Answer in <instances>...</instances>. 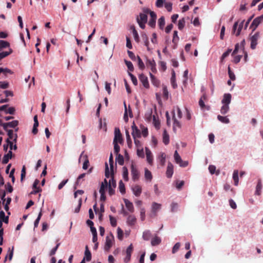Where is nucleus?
Returning a JSON list of instances; mask_svg holds the SVG:
<instances>
[{
  "label": "nucleus",
  "instance_id": "obj_61",
  "mask_svg": "<svg viewBox=\"0 0 263 263\" xmlns=\"http://www.w3.org/2000/svg\"><path fill=\"white\" fill-rule=\"evenodd\" d=\"M178 208V204L177 203L173 202L171 204V211L172 212H174L177 211V209Z\"/></svg>",
  "mask_w": 263,
  "mask_h": 263
},
{
  "label": "nucleus",
  "instance_id": "obj_21",
  "mask_svg": "<svg viewBox=\"0 0 263 263\" xmlns=\"http://www.w3.org/2000/svg\"><path fill=\"white\" fill-rule=\"evenodd\" d=\"M12 153L11 151H9L6 155H4L2 160V163L3 164H7L9 160L12 158Z\"/></svg>",
  "mask_w": 263,
  "mask_h": 263
},
{
  "label": "nucleus",
  "instance_id": "obj_26",
  "mask_svg": "<svg viewBox=\"0 0 263 263\" xmlns=\"http://www.w3.org/2000/svg\"><path fill=\"white\" fill-rule=\"evenodd\" d=\"M161 242V240L160 237L158 236H155L151 240V245L153 246H156L159 245Z\"/></svg>",
  "mask_w": 263,
  "mask_h": 263
},
{
  "label": "nucleus",
  "instance_id": "obj_53",
  "mask_svg": "<svg viewBox=\"0 0 263 263\" xmlns=\"http://www.w3.org/2000/svg\"><path fill=\"white\" fill-rule=\"evenodd\" d=\"M159 158L161 164L164 165L165 162V154L164 153H161L160 155Z\"/></svg>",
  "mask_w": 263,
  "mask_h": 263
},
{
  "label": "nucleus",
  "instance_id": "obj_60",
  "mask_svg": "<svg viewBox=\"0 0 263 263\" xmlns=\"http://www.w3.org/2000/svg\"><path fill=\"white\" fill-rule=\"evenodd\" d=\"M165 8L168 12H171L172 10V3H165Z\"/></svg>",
  "mask_w": 263,
  "mask_h": 263
},
{
  "label": "nucleus",
  "instance_id": "obj_54",
  "mask_svg": "<svg viewBox=\"0 0 263 263\" xmlns=\"http://www.w3.org/2000/svg\"><path fill=\"white\" fill-rule=\"evenodd\" d=\"M145 210L144 208H140V219L142 221H144L145 218Z\"/></svg>",
  "mask_w": 263,
  "mask_h": 263
},
{
  "label": "nucleus",
  "instance_id": "obj_22",
  "mask_svg": "<svg viewBox=\"0 0 263 263\" xmlns=\"http://www.w3.org/2000/svg\"><path fill=\"white\" fill-rule=\"evenodd\" d=\"M170 142L169 135L167 134L166 129H164L163 133V142L165 145H167Z\"/></svg>",
  "mask_w": 263,
  "mask_h": 263
},
{
  "label": "nucleus",
  "instance_id": "obj_31",
  "mask_svg": "<svg viewBox=\"0 0 263 263\" xmlns=\"http://www.w3.org/2000/svg\"><path fill=\"white\" fill-rule=\"evenodd\" d=\"M151 237V233L149 230H146L143 232L142 238L145 240H148Z\"/></svg>",
  "mask_w": 263,
  "mask_h": 263
},
{
  "label": "nucleus",
  "instance_id": "obj_9",
  "mask_svg": "<svg viewBox=\"0 0 263 263\" xmlns=\"http://www.w3.org/2000/svg\"><path fill=\"white\" fill-rule=\"evenodd\" d=\"M140 81L142 83L143 86L146 88H148L149 87L147 77L143 74H141L139 77Z\"/></svg>",
  "mask_w": 263,
  "mask_h": 263
},
{
  "label": "nucleus",
  "instance_id": "obj_39",
  "mask_svg": "<svg viewBox=\"0 0 263 263\" xmlns=\"http://www.w3.org/2000/svg\"><path fill=\"white\" fill-rule=\"evenodd\" d=\"M149 76L151 78V81L152 83L156 86H159L160 83L159 81L155 77V76L152 74L151 72L149 73Z\"/></svg>",
  "mask_w": 263,
  "mask_h": 263
},
{
  "label": "nucleus",
  "instance_id": "obj_17",
  "mask_svg": "<svg viewBox=\"0 0 263 263\" xmlns=\"http://www.w3.org/2000/svg\"><path fill=\"white\" fill-rule=\"evenodd\" d=\"M137 219L134 215H129L127 217V223L129 226H134L136 223Z\"/></svg>",
  "mask_w": 263,
  "mask_h": 263
},
{
  "label": "nucleus",
  "instance_id": "obj_42",
  "mask_svg": "<svg viewBox=\"0 0 263 263\" xmlns=\"http://www.w3.org/2000/svg\"><path fill=\"white\" fill-rule=\"evenodd\" d=\"M141 36L143 40L144 41L145 45L147 47V49H148L149 41L147 35L146 33H144L142 34Z\"/></svg>",
  "mask_w": 263,
  "mask_h": 263
},
{
  "label": "nucleus",
  "instance_id": "obj_40",
  "mask_svg": "<svg viewBox=\"0 0 263 263\" xmlns=\"http://www.w3.org/2000/svg\"><path fill=\"white\" fill-rule=\"evenodd\" d=\"M140 129L141 130V134H142L143 136L146 137L148 135V129L147 127H145L144 125H140Z\"/></svg>",
  "mask_w": 263,
  "mask_h": 263
},
{
  "label": "nucleus",
  "instance_id": "obj_16",
  "mask_svg": "<svg viewBox=\"0 0 263 263\" xmlns=\"http://www.w3.org/2000/svg\"><path fill=\"white\" fill-rule=\"evenodd\" d=\"M124 201L125 206H126V208L128 209V210L131 213L134 212V208L132 202L129 201L127 199H124Z\"/></svg>",
  "mask_w": 263,
  "mask_h": 263
},
{
  "label": "nucleus",
  "instance_id": "obj_10",
  "mask_svg": "<svg viewBox=\"0 0 263 263\" xmlns=\"http://www.w3.org/2000/svg\"><path fill=\"white\" fill-rule=\"evenodd\" d=\"M18 121L17 120H14L12 122L3 123L2 126L5 130H7L8 127L14 128L18 125Z\"/></svg>",
  "mask_w": 263,
  "mask_h": 263
},
{
  "label": "nucleus",
  "instance_id": "obj_45",
  "mask_svg": "<svg viewBox=\"0 0 263 263\" xmlns=\"http://www.w3.org/2000/svg\"><path fill=\"white\" fill-rule=\"evenodd\" d=\"M108 186H111L113 188H116V181L115 180L112 175L111 176V178L109 181Z\"/></svg>",
  "mask_w": 263,
  "mask_h": 263
},
{
  "label": "nucleus",
  "instance_id": "obj_24",
  "mask_svg": "<svg viewBox=\"0 0 263 263\" xmlns=\"http://www.w3.org/2000/svg\"><path fill=\"white\" fill-rule=\"evenodd\" d=\"M139 20V22H147V13H145L143 12V13H140L139 14V17H137V20Z\"/></svg>",
  "mask_w": 263,
  "mask_h": 263
},
{
  "label": "nucleus",
  "instance_id": "obj_18",
  "mask_svg": "<svg viewBox=\"0 0 263 263\" xmlns=\"http://www.w3.org/2000/svg\"><path fill=\"white\" fill-rule=\"evenodd\" d=\"M84 257L85 259L87 261H89L91 259V254L90 251L89 250L88 247L87 246H86L85 247V250L84 253Z\"/></svg>",
  "mask_w": 263,
  "mask_h": 263
},
{
  "label": "nucleus",
  "instance_id": "obj_30",
  "mask_svg": "<svg viewBox=\"0 0 263 263\" xmlns=\"http://www.w3.org/2000/svg\"><path fill=\"white\" fill-rule=\"evenodd\" d=\"M144 177L146 180L149 181H151L152 180V174L147 168H145Z\"/></svg>",
  "mask_w": 263,
  "mask_h": 263
},
{
  "label": "nucleus",
  "instance_id": "obj_52",
  "mask_svg": "<svg viewBox=\"0 0 263 263\" xmlns=\"http://www.w3.org/2000/svg\"><path fill=\"white\" fill-rule=\"evenodd\" d=\"M109 220L110 222V224L112 227H115L117 226V220L115 217L111 215H109Z\"/></svg>",
  "mask_w": 263,
  "mask_h": 263
},
{
  "label": "nucleus",
  "instance_id": "obj_34",
  "mask_svg": "<svg viewBox=\"0 0 263 263\" xmlns=\"http://www.w3.org/2000/svg\"><path fill=\"white\" fill-rule=\"evenodd\" d=\"M185 24V20L184 18H182L181 19L179 20L178 23V29L181 30L184 27Z\"/></svg>",
  "mask_w": 263,
  "mask_h": 263
},
{
  "label": "nucleus",
  "instance_id": "obj_57",
  "mask_svg": "<svg viewBox=\"0 0 263 263\" xmlns=\"http://www.w3.org/2000/svg\"><path fill=\"white\" fill-rule=\"evenodd\" d=\"M179 37L178 36V32L177 31H174L173 33V42L174 43H175L176 42H178L179 41Z\"/></svg>",
  "mask_w": 263,
  "mask_h": 263
},
{
  "label": "nucleus",
  "instance_id": "obj_12",
  "mask_svg": "<svg viewBox=\"0 0 263 263\" xmlns=\"http://www.w3.org/2000/svg\"><path fill=\"white\" fill-rule=\"evenodd\" d=\"M262 21L260 16L255 18L253 21L250 27L252 28L253 30H254Z\"/></svg>",
  "mask_w": 263,
  "mask_h": 263
},
{
  "label": "nucleus",
  "instance_id": "obj_58",
  "mask_svg": "<svg viewBox=\"0 0 263 263\" xmlns=\"http://www.w3.org/2000/svg\"><path fill=\"white\" fill-rule=\"evenodd\" d=\"M129 76L131 78L133 83L136 86L138 84V81L136 77L131 73H129Z\"/></svg>",
  "mask_w": 263,
  "mask_h": 263
},
{
  "label": "nucleus",
  "instance_id": "obj_13",
  "mask_svg": "<svg viewBox=\"0 0 263 263\" xmlns=\"http://www.w3.org/2000/svg\"><path fill=\"white\" fill-rule=\"evenodd\" d=\"M232 96L230 93H225L223 95L221 102L223 104L229 105L231 101Z\"/></svg>",
  "mask_w": 263,
  "mask_h": 263
},
{
  "label": "nucleus",
  "instance_id": "obj_23",
  "mask_svg": "<svg viewBox=\"0 0 263 263\" xmlns=\"http://www.w3.org/2000/svg\"><path fill=\"white\" fill-rule=\"evenodd\" d=\"M233 179L234 181V185L235 186L238 185V182H239V178H238V170H234L233 174Z\"/></svg>",
  "mask_w": 263,
  "mask_h": 263
},
{
  "label": "nucleus",
  "instance_id": "obj_25",
  "mask_svg": "<svg viewBox=\"0 0 263 263\" xmlns=\"http://www.w3.org/2000/svg\"><path fill=\"white\" fill-rule=\"evenodd\" d=\"M262 189V184L261 180H258L255 191V194L257 195H260L261 194V191Z\"/></svg>",
  "mask_w": 263,
  "mask_h": 263
},
{
  "label": "nucleus",
  "instance_id": "obj_4",
  "mask_svg": "<svg viewBox=\"0 0 263 263\" xmlns=\"http://www.w3.org/2000/svg\"><path fill=\"white\" fill-rule=\"evenodd\" d=\"M123 139L122 135L119 128H115V137L113 143H122Z\"/></svg>",
  "mask_w": 263,
  "mask_h": 263
},
{
  "label": "nucleus",
  "instance_id": "obj_62",
  "mask_svg": "<svg viewBox=\"0 0 263 263\" xmlns=\"http://www.w3.org/2000/svg\"><path fill=\"white\" fill-rule=\"evenodd\" d=\"M127 54L129 57L133 60L135 61L137 58L135 56V54L131 51L128 50Z\"/></svg>",
  "mask_w": 263,
  "mask_h": 263
},
{
  "label": "nucleus",
  "instance_id": "obj_11",
  "mask_svg": "<svg viewBox=\"0 0 263 263\" xmlns=\"http://www.w3.org/2000/svg\"><path fill=\"white\" fill-rule=\"evenodd\" d=\"M146 64L147 67H149L151 68V69L153 72H156L157 71L156 68V63L154 61V60H150L147 59Z\"/></svg>",
  "mask_w": 263,
  "mask_h": 263
},
{
  "label": "nucleus",
  "instance_id": "obj_2",
  "mask_svg": "<svg viewBox=\"0 0 263 263\" xmlns=\"http://www.w3.org/2000/svg\"><path fill=\"white\" fill-rule=\"evenodd\" d=\"M161 204L157 202H154L152 204V211L149 216L151 218H154L157 216V212L161 209Z\"/></svg>",
  "mask_w": 263,
  "mask_h": 263
},
{
  "label": "nucleus",
  "instance_id": "obj_5",
  "mask_svg": "<svg viewBox=\"0 0 263 263\" xmlns=\"http://www.w3.org/2000/svg\"><path fill=\"white\" fill-rule=\"evenodd\" d=\"M132 135L133 137V138L136 139L137 138H140L141 137L140 130L138 129V128L134 122H133V125H132Z\"/></svg>",
  "mask_w": 263,
  "mask_h": 263
},
{
  "label": "nucleus",
  "instance_id": "obj_55",
  "mask_svg": "<svg viewBox=\"0 0 263 263\" xmlns=\"http://www.w3.org/2000/svg\"><path fill=\"white\" fill-rule=\"evenodd\" d=\"M180 247V243L179 242H177L173 247L172 249V253L174 254L177 252L179 249Z\"/></svg>",
  "mask_w": 263,
  "mask_h": 263
},
{
  "label": "nucleus",
  "instance_id": "obj_49",
  "mask_svg": "<svg viewBox=\"0 0 263 263\" xmlns=\"http://www.w3.org/2000/svg\"><path fill=\"white\" fill-rule=\"evenodd\" d=\"M39 126V122L36 121L34 122L33 129L32 130V133L34 135H36L38 132L37 127Z\"/></svg>",
  "mask_w": 263,
  "mask_h": 263
},
{
  "label": "nucleus",
  "instance_id": "obj_33",
  "mask_svg": "<svg viewBox=\"0 0 263 263\" xmlns=\"http://www.w3.org/2000/svg\"><path fill=\"white\" fill-rule=\"evenodd\" d=\"M229 106L227 104H223L220 109V112L222 115L226 114L229 110Z\"/></svg>",
  "mask_w": 263,
  "mask_h": 263
},
{
  "label": "nucleus",
  "instance_id": "obj_46",
  "mask_svg": "<svg viewBox=\"0 0 263 263\" xmlns=\"http://www.w3.org/2000/svg\"><path fill=\"white\" fill-rule=\"evenodd\" d=\"M125 63L126 66L127 67L128 69L130 71H134V66H133L132 63L130 61L125 60Z\"/></svg>",
  "mask_w": 263,
  "mask_h": 263
},
{
  "label": "nucleus",
  "instance_id": "obj_28",
  "mask_svg": "<svg viewBox=\"0 0 263 263\" xmlns=\"http://www.w3.org/2000/svg\"><path fill=\"white\" fill-rule=\"evenodd\" d=\"M10 47V43L4 40H0V51L2 49L9 47Z\"/></svg>",
  "mask_w": 263,
  "mask_h": 263
},
{
  "label": "nucleus",
  "instance_id": "obj_36",
  "mask_svg": "<svg viewBox=\"0 0 263 263\" xmlns=\"http://www.w3.org/2000/svg\"><path fill=\"white\" fill-rule=\"evenodd\" d=\"M119 189L122 194L125 193V185L122 180H120L119 183Z\"/></svg>",
  "mask_w": 263,
  "mask_h": 263
},
{
  "label": "nucleus",
  "instance_id": "obj_56",
  "mask_svg": "<svg viewBox=\"0 0 263 263\" xmlns=\"http://www.w3.org/2000/svg\"><path fill=\"white\" fill-rule=\"evenodd\" d=\"M118 238L120 240H122L123 237V232L121 228H118L117 229Z\"/></svg>",
  "mask_w": 263,
  "mask_h": 263
},
{
  "label": "nucleus",
  "instance_id": "obj_19",
  "mask_svg": "<svg viewBox=\"0 0 263 263\" xmlns=\"http://www.w3.org/2000/svg\"><path fill=\"white\" fill-rule=\"evenodd\" d=\"M143 12L145 13L149 14L151 16V19H157V15L156 13L154 11H151L148 8H144L143 9Z\"/></svg>",
  "mask_w": 263,
  "mask_h": 263
},
{
  "label": "nucleus",
  "instance_id": "obj_8",
  "mask_svg": "<svg viewBox=\"0 0 263 263\" xmlns=\"http://www.w3.org/2000/svg\"><path fill=\"white\" fill-rule=\"evenodd\" d=\"M133 251V245L130 244L126 249V257L124 258V262L127 263L130 260L131 255Z\"/></svg>",
  "mask_w": 263,
  "mask_h": 263
},
{
  "label": "nucleus",
  "instance_id": "obj_38",
  "mask_svg": "<svg viewBox=\"0 0 263 263\" xmlns=\"http://www.w3.org/2000/svg\"><path fill=\"white\" fill-rule=\"evenodd\" d=\"M217 119L219 121L223 123H229L230 122V120L227 118V117H223L220 115H218L217 116Z\"/></svg>",
  "mask_w": 263,
  "mask_h": 263
},
{
  "label": "nucleus",
  "instance_id": "obj_20",
  "mask_svg": "<svg viewBox=\"0 0 263 263\" xmlns=\"http://www.w3.org/2000/svg\"><path fill=\"white\" fill-rule=\"evenodd\" d=\"M173 174V166L171 163H169L167 166V170H166V176L168 178H171Z\"/></svg>",
  "mask_w": 263,
  "mask_h": 263
},
{
  "label": "nucleus",
  "instance_id": "obj_14",
  "mask_svg": "<svg viewBox=\"0 0 263 263\" xmlns=\"http://www.w3.org/2000/svg\"><path fill=\"white\" fill-rule=\"evenodd\" d=\"M132 191L136 197H139L142 192V187L139 185H136L132 187Z\"/></svg>",
  "mask_w": 263,
  "mask_h": 263
},
{
  "label": "nucleus",
  "instance_id": "obj_6",
  "mask_svg": "<svg viewBox=\"0 0 263 263\" xmlns=\"http://www.w3.org/2000/svg\"><path fill=\"white\" fill-rule=\"evenodd\" d=\"M259 37V33L257 32H256L251 37V48L252 49H254L256 48V46L257 44V40Z\"/></svg>",
  "mask_w": 263,
  "mask_h": 263
},
{
  "label": "nucleus",
  "instance_id": "obj_48",
  "mask_svg": "<svg viewBox=\"0 0 263 263\" xmlns=\"http://www.w3.org/2000/svg\"><path fill=\"white\" fill-rule=\"evenodd\" d=\"M137 154L139 157H141V158L144 157V154L143 147L138 148L137 149Z\"/></svg>",
  "mask_w": 263,
  "mask_h": 263
},
{
  "label": "nucleus",
  "instance_id": "obj_1",
  "mask_svg": "<svg viewBox=\"0 0 263 263\" xmlns=\"http://www.w3.org/2000/svg\"><path fill=\"white\" fill-rule=\"evenodd\" d=\"M174 159L176 163L178 164L181 167H185L188 165V162L186 161H183L177 151L174 153Z\"/></svg>",
  "mask_w": 263,
  "mask_h": 263
},
{
  "label": "nucleus",
  "instance_id": "obj_32",
  "mask_svg": "<svg viewBox=\"0 0 263 263\" xmlns=\"http://www.w3.org/2000/svg\"><path fill=\"white\" fill-rule=\"evenodd\" d=\"M125 134H126L127 144L128 145V146L130 148L132 146V141L130 138L129 132L127 130H126Z\"/></svg>",
  "mask_w": 263,
  "mask_h": 263
},
{
  "label": "nucleus",
  "instance_id": "obj_63",
  "mask_svg": "<svg viewBox=\"0 0 263 263\" xmlns=\"http://www.w3.org/2000/svg\"><path fill=\"white\" fill-rule=\"evenodd\" d=\"M164 2V0H157L156 2V6L158 8H161L163 7Z\"/></svg>",
  "mask_w": 263,
  "mask_h": 263
},
{
  "label": "nucleus",
  "instance_id": "obj_47",
  "mask_svg": "<svg viewBox=\"0 0 263 263\" xmlns=\"http://www.w3.org/2000/svg\"><path fill=\"white\" fill-rule=\"evenodd\" d=\"M231 51H232V49H228L227 50V51H226L225 52H224V53L222 54V56H221V59H220V62H222V61H223V60H224L226 58H227V57L230 54V53L231 52Z\"/></svg>",
  "mask_w": 263,
  "mask_h": 263
},
{
  "label": "nucleus",
  "instance_id": "obj_7",
  "mask_svg": "<svg viewBox=\"0 0 263 263\" xmlns=\"http://www.w3.org/2000/svg\"><path fill=\"white\" fill-rule=\"evenodd\" d=\"M131 174L132 176V179L134 181L138 180L139 177V173L133 163H132L131 165Z\"/></svg>",
  "mask_w": 263,
  "mask_h": 263
},
{
  "label": "nucleus",
  "instance_id": "obj_41",
  "mask_svg": "<svg viewBox=\"0 0 263 263\" xmlns=\"http://www.w3.org/2000/svg\"><path fill=\"white\" fill-rule=\"evenodd\" d=\"M137 60H138V65L139 68L143 70L145 68V65L143 61H142L141 59L140 58L139 56H137Z\"/></svg>",
  "mask_w": 263,
  "mask_h": 263
},
{
  "label": "nucleus",
  "instance_id": "obj_27",
  "mask_svg": "<svg viewBox=\"0 0 263 263\" xmlns=\"http://www.w3.org/2000/svg\"><path fill=\"white\" fill-rule=\"evenodd\" d=\"M0 220L6 223H8L9 217L8 216H5V214L3 211L0 212Z\"/></svg>",
  "mask_w": 263,
  "mask_h": 263
},
{
  "label": "nucleus",
  "instance_id": "obj_43",
  "mask_svg": "<svg viewBox=\"0 0 263 263\" xmlns=\"http://www.w3.org/2000/svg\"><path fill=\"white\" fill-rule=\"evenodd\" d=\"M117 157L116 158L117 161L120 165H123L124 164V158L121 154H117Z\"/></svg>",
  "mask_w": 263,
  "mask_h": 263
},
{
  "label": "nucleus",
  "instance_id": "obj_35",
  "mask_svg": "<svg viewBox=\"0 0 263 263\" xmlns=\"http://www.w3.org/2000/svg\"><path fill=\"white\" fill-rule=\"evenodd\" d=\"M123 178L125 181H127L128 180V172L126 167L124 166L123 167Z\"/></svg>",
  "mask_w": 263,
  "mask_h": 263
},
{
  "label": "nucleus",
  "instance_id": "obj_59",
  "mask_svg": "<svg viewBox=\"0 0 263 263\" xmlns=\"http://www.w3.org/2000/svg\"><path fill=\"white\" fill-rule=\"evenodd\" d=\"M7 143H8L9 145V147L10 148V151H11L12 149H17V146L16 145H13V143L9 139H7L6 140Z\"/></svg>",
  "mask_w": 263,
  "mask_h": 263
},
{
  "label": "nucleus",
  "instance_id": "obj_29",
  "mask_svg": "<svg viewBox=\"0 0 263 263\" xmlns=\"http://www.w3.org/2000/svg\"><path fill=\"white\" fill-rule=\"evenodd\" d=\"M13 50L12 49L9 48V51H3L0 53V61L5 57L8 56L11 53H12Z\"/></svg>",
  "mask_w": 263,
  "mask_h": 263
},
{
  "label": "nucleus",
  "instance_id": "obj_44",
  "mask_svg": "<svg viewBox=\"0 0 263 263\" xmlns=\"http://www.w3.org/2000/svg\"><path fill=\"white\" fill-rule=\"evenodd\" d=\"M42 216V210H41V211L40 212V213L38 215L37 218L36 219V220L34 221V228L37 227Z\"/></svg>",
  "mask_w": 263,
  "mask_h": 263
},
{
  "label": "nucleus",
  "instance_id": "obj_51",
  "mask_svg": "<svg viewBox=\"0 0 263 263\" xmlns=\"http://www.w3.org/2000/svg\"><path fill=\"white\" fill-rule=\"evenodd\" d=\"M228 74L231 80L234 81L235 80V76L233 72L231 71L230 66L228 67Z\"/></svg>",
  "mask_w": 263,
  "mask_h": 263
},
{
  "label": "nucleus",
  "instance_id": "obj_3",
  "mask_svg": "<svg viewBox=\"0 0 263 263\" xmlns=\"http://www.w3.org/2000/svg\"><path fill=\"white\" fill-rule=\"evenodd\" d=\"M114 241V237L112 234H110L109 235L106 237V242L104 246L105 251H109L112 247Z\"/></svg>",
  "mask_w": 263,
  "mask_h": 263
},
{
  "label": "nucleus",
  "instance_id": "obj_15",
  "mask_svg": "<svg viewBox=\"0 0 263 263\" xmlns=\"http://www.w3.org/2000/svg\"><path fill=\"white\" fill-rule=\"evenodd\" d=\"M145 153L146 156V159L148 163L150 164H152L153 162V155L151 152V151L147 147H145Z\"/></svg>",
  "mask_w": 263,
  "mask_h": 263
},
{
  "label": "nucleus",
  "instance_id": "obj_64",
  "mask_svg": "<svg viewBox=\"0 0 263 263\" xmlns=\"http://www.w3.org/2000/svg\"><path fill=\"white\" fill-rule=\"evenodd\" d=\"M133 34L134 37L135 41L137 43H139L140 39H139V35H138V32L137 31V30H134Z\"/></svg>",
  "mask_w": 263,
  "mask_h": 263
},
{
  "label": "nucleus",
  "instance_id": "obj_37",
  "mask_svg": "<svg viewBox=\"0 0 263 263\" xmlns=\"http://www.w3.org/2000/svg\"><path fill=\"white\" fill-rule=\"evenodd\" d=\"M158 25L159 26L160 29H163L164 28V26L165 25V18L164 16H161L159 20H158Z\"/></svg>",
  "mask_w": 263,
  "mask_h": 263
},
{
  "label": "nucleus",
  "instance_id": "obj_50",
  "mask_svg": "<svg viewBox=\"0 0 263 263\" xmlns=\"http://www.w3.org/2000/svg\"><path fill=\"white\" fill-rule=\"evenodd\" d=\"M109 163L110 165V168L111 172H113V168H114V160H113V156L112 154L111 153L109 156Z\"/></svg>",
  "mask_w": 263,
  "mask_h": 263
}]
</instances>
